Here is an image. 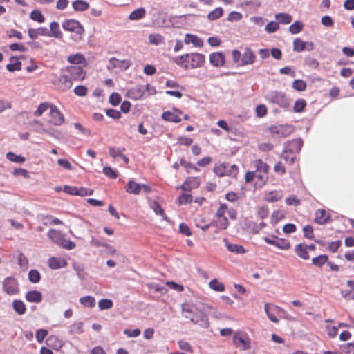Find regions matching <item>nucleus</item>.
<instances>
[{
  "label": "nucleus",
  "instance_id": "nucleus-10",
  "mask_svg": "<svg viewBox=\"0 0 354 354\" xmlns=\"http://www.w3.org/2000/svg\"><path fill=\"white\" fill-rule=\"evenodd\" d=\"M209 62L215 67L224 66L225 63V57L221 52H215L209 55Z\"/></svg>",
  "mask_w": 354,
  "mask_h": 354
},
{
  "label": "nucleus",
  "instance_id": "nucleus-7",
  "mask_svg": "<svg viewBox=\"0 0 354 354\" xmlns=\"http://www.w3.org/2000/svg\"><path fill=\"white\" fill-rule=\"evenodd\" d=\"M283 153H299L303 146V140L301 138L293 139L286 141L285 143Z\"/></svg>",
  "mask_w": 354,
  "mask_h": 354
},
{
  "label": "nucleus",
  "instance_id": "nucleus-45",
  "mask_svg": "<svg viewBox=\"0 0 354 354\" xmlns=\"http://www.w3.org/2000/svg\"><path fill=\"white\" fill-rule=\"evenodd\" d=\"M178 203L180 205L190 204L193 201V196L191 194H182L178 196Z\"/></svg>",
  "mask_w": 354,
  "mask_h": 354
},
{
  "label": "nucleus",
  "instance_id": "nucleus-55",
  "mask_svg": "<svg viewBox=\"0 0 354 354\" xmlns=\"http://www.w3.org/2000/svg\"><path fill=\"white\" fill-rule=\"evenodd\" d=\"M88 89L85 86L80 85L74 88V93L80 97H84L87 95Z\"/></svg>",
  "mask_w": 354,
  "mask_h": 354
},
{
  "label": "nucleus",
  "instance_id": "nucleus-42",
  "mask_svg": "<svg viewBox=\"0 0 354 354\" xmlns=\"http://www.w3.org/2000/svg\"><path fill=\"white\" fill-rule=\"evenodd\" d=\"M113 306V302L109 299H102L98 301V307L101 310L110 309Z\"/></svg>",
  "mask_w": 354,
  "mask_h": 354
},
{
  "label": "nucleus",
  "instance_id": "nucleus-59",
  "mask_svg": "<svg viewBox=\"0 0 354 354\" xmlns=\"http://www.w3.org/2000/svg\"><path fill=\"white\" fill-rule=\"evenodd\" d=\"M217 124L220 128L225 130L228 133H232L233 131L235 133L236 131V129L230 127L225 120H221L217 122Z\"/></svg>",
  "mask_w": 354,
  "mask_h": 354
},
{
  "label": "nucleus",
  "instance_id": "nucleus-36",
  "mask_svg": "<svg viewBox=\"0 0 354 354\" xmlns=\"http://www.w3.org/2000/svg\"><path fill=\"white\" fill-rule=\"evenodd\" d=\"M146 11L144 8H138L131 12L129 19L131 20H138L145 17Z\"/></svg>",
  "mask_w": 354,
  "mask_h": 354
},
{
  "label": "nucleus",
  "instance_id": "nucleus-58",
  "mask_svg": "<svg viewBox=\"0 0 354 354\" xmlns=\"http://www.w3.org/2000/svg\"><path fill=\"white\" fill-rule=\"evenodd\" d=\"M73 266L75 272H77V276L80 279H84V275L82 274L84 271V266L82 263L74 262L73 263Z\"/></svg>",
  "mask_w": 354,
  "mask_h": 354
},
{
  "label": "nucleus",
  "instance_id": "nucleus-16",
  "mask_svg": "<svg viewBox=\"0 0 354 354\" xmlns=\"http://www.w3.org/2000/svg\"><path fill=\"white\" fill-rule=\"evenodd\" d=\"M184 42L185 44H193L195 47L201 48L203 46V41L196 35L187 33L185 35Z\"/></svg>",
  "mask_w": 354,
  "mask_h": 354
},
{
  "label": "nucleus",
  "instance_id": "nucleus-5",
  "mask_svg": "<svg viewBox=\"0 0 354 354\" xmlns=\"http://www.w3.org/2000/svg\"><path fill=\"white\" fill-rule=\"evenodd\" d=\"M19 283L17 280L13 277H6L3 283V288L5 292L8 295H16L19 292Z\"/></svg>",
  "mask_w": 354,
  "mask_h": 354
},
{
  "label": "nucleus",
  "instance_id": "nucleus-26",
  "mask_svg": "<svg viewBox=\"0 0 354 354\" xmlns=\"http://www.w3.org/2000/svg\"><path fill=\"white\" fill-rule=\"evenodd\" d=\"M272 102L282 108H287L288 106V102L284 95L277 93L272 99Z\"/></svg>",
  "mask_w": 354,
  "mask_h": 354
},
{
  "label": "nucleus",
  "instance_id": "nucleus-33",
  "mask_svg": "<svg viewBox=\"0 0 354 354\" xmlns=\"http://www.w3.org/2000/svg\"><path fill=\"white\" fill-rule=\"evenodd\" d=\"M72 5L76 11H85L89 8L88 3L83 0H76L73 2Z\"/></svg>",
  "mask_w": 354,
  "mask_h": 354
},
{
  "label": "nucleus",
  "instance_id": "nucleus-12",
  "mask_svg": "<svg viewBox=\"0 0 354 354\" xmlns=\"http://www.w3.org/2000/svg\"><path fill=\"white\" fill-rule=\"evenodd\" d=\"M48 236L52 241L60 247L63 243L66 241V239L64 238V234L61 233V232L51 229L48 232Z\"/></svg>",
  "mask_w": 354,
  "mask_h": 354
},
{
  "label": "nucleus",
  "instance_id": "nucleus-46",
  "mask_svg": "<svg viewBox=\"0 0 354 354\" xmlns=\"http://www.w3.org/2000/svg\"><path fill=\"white\" fill-rule=\"evenodd\" d=\"M149 43L154 45H159L164 41V37L160 34H151L149 36Z\"/></svg>",
  "mask_w": 354,
  "mask_h": 354
},
{
  "label": "nucleus",
  "instance_id": "nucleus-4",
  "mask_svg": "<svg viewBox=\"0 0 354 354\" xmlns=\"http://www.w3.org/2000/svg\"><path fill=\"white\" fill-rule=\"evenodd\" d=\"M81 66H69L66 68V71L70 75L71 80L82 81L86 75V71Z\"/></svg>",
  "mask_w": 354,
  "mask_h": 354
},
{
  "label": "nucleus",
  "instance_id": "nucleus-64",
  "mask_svg": "<svg viewBox=\"0 0 354 354\" xmlns=\"http://www.w3.org/2000/svg\"><path fill=\"white\" fill-rule=\"evenodd\" d=\"M179 232L187 236H189L192 234V232L189 227L184 223H182L180 224Z\"/></svg>",
  "mask_w": 354,
  "mask_h": 354
},
{
  "label": "nucleus",
  "instance_id": "nucleus-15",
  "mask_svg": "<svg viewBox=\"0 0 354 354\" xmlns=\"http://www.w3.org/2000/svg\"><path fill=\"white\" fill-rule=\"evenodd\" d=\"M313 42L306 43L299 38L295 39L293 41V50L296 52H301L305 49L310 50L313 48Z\"/></svg>",
  "mask_w": 354,
  "mask_h": 354
},
{
  "label": "nucleus",
  "instance_id": "nucleus-41",
  "mask_svg": "<svg viewBox=\"0 0 354 354\" xmlns=\"http://www.w3.org/2000/svg\"><path fill=\"white\" fill-rule=\"evenodd\" d=\"M209 287L212 290L217 292H223L225 290V286L223 283L219 282L216 279L210 281Z\"/></svg>",
  "mask_w": 354,
  "mask_h": 354
},
{
  "label": "nucleus",
  "instance_id": "nucleus-23",
  "mask_svg": "<svg viewBox=\"0 0 354 354\" xmlns=\"http://www.w3.org/2000/svg\"><path fill=\"white\" fill-rule=\"evenodd\" d=\"M125 191L129 194L138 195L141 191V183H137L134 180H129L125 186Z\"/></svg>",
  "mask_w": 354,
  "mask_h": 354
},
{
  "label": "nucleus",
  "instance_id": "nucleus-3",
  "mask_svg": "<svg viewBox=\"0 0 354 354\" xmlns=\"http://www.w3.org/2000/svg\"><path fill=\"white\" fill-rule=\"evenodd\" d=\"M295 127L290 124L272 125L269 127L270 133L274 136L286 137L295 131Z\"/></svg>",
  "mask_w": 354,
  "mask_h": 354
},
{
  "label": "nucleus",
  "instance_id": "nucleus-61",
  "mask_svg": "<svg viewBox=\"0 0 354 354\" xmlns=\"http://www.w3.org/2000/svg\"><path fill=\"white\" fill-rule=\"evenodd\" d=\"M285 218V214L280 211H274L272 214V223L277 224L279 221Z\"/></svg>",
  "mask_w": 354,
  "mask_h": 354
},
{
  "label": "nucleus",
  "instance_id": "nucleus-19",
  "mask_svg": "<svg viewBox=\"0 0 354 354\" xmlns=\"http://www.w3.org/2000/svg\"><path fill=\"white\" fill-rule=\"evenodd\" d=\"M46 120L54 125H60L64 122V118L62 112H48Z\"/></svg>",
  "mask_w": 354,
  "mask_h": 354
},
{
  "label": "nucleus",
  "instance_id": "nucleus-25",
  "mask_svg": "<svg viewBox=\"0 0 354 354\" xmlns=\"http://www.w3.org/2000/svg\"><path fill=\"white\" fill-rule=\"evenodd\" d=\"M12 308L19 315H23L26 311V306L21 299H15L12 301Z\"/></svg>",
  "mask_w": 354,
  "mask_h": 354
},
{
  "label": "nucleus",
  "instance_id": "nucleus-31",
  "mask_svg": "<svg viewBox=\"0 0 354 354\" xmlns=\"http://www.w3.org/2000/svg\"><path fill=\"white\" fill-rule=\"evenodd\" d=\"M6 158L10 162L22 164L26 161V158L21 155H17L14 152L9 151L6 153Z\"/></svg>",
  "mask_w": 354,
  "mask_h": 354
},
{
  "label": "nucleus",
  "instance_id": "nucleus-49",
  "mask_svg": "<svg viewBox=\"0 0 354 354\" xmlns=\"http://www.w3.org/2000/svg\"><path fill=\"white\" fill-rule=\"evenodd\" d=\"M294 89L298 91H304L306 88V83L303 80H295L292 83Z\"/></svg>",
  "mask_w": 354,
  "mask_h": 354
},
{
  "label": "nucleus",
  "instance_id": "nucleus-38",
  "mask_svg": "<svg viewBox=\"0 0 354 354\" xmlns=\"http://www.w3.org/2000/svg\"><path fill=\"white\" fill-rule=\"evenodd\" d=\"M282 195L277 191H272L266 194L264 197V200L267 202L274 203L280 200Z\"/></svg>",
  "mask_w": 354,
  "mask_h": 354
},
{
  "label": "nucleus",
  "instance_id": "nucleus-6",
  "mask_svg": "<svg viewBox=\"0 0 354 354\" xmlns=\"http://www.w3.org/2000/svg\"><path fill=\"white\" fill-rule=\"evenodd\" d=\"M62 28L66 31L81 35L84 32V28L81 24L75 19H67L62 23Z\"/></svg>",
  "mask_w": 354,
  "mask_h": 354
},
{
  "label": "nucleus",
  "instance_id": "nucleus-13",
  "mask_svg": "<svg viewBox=\"0 0 354 354\" xmlns=\"http://www.w3.org/2000/svg\"><path fill=\"white\" fill-rule=\"evenodd\" d=\"M28 34L32 39H35L39 36L50 37V33L46 27H39L38 28H30L28 30Z\"/></svg>",
  "mask_w": 354,
  "mask_h": 354
},
{
  "label": "nucleus",
  "instance_id": "nucleus-27",
  "mask_svg": "<svg viewBox=\"0 0 354 354\" xmlns=\"http://www.w3.org/2000/svg\"><path fill=\"white\" fill-rule=\"evenodd\" d=\"M46 344L48 346L52 347L56 350H58L62 346V342L55 335L48 337L46 340Z\"/></svg>",
  "mask_w": 354,
  "mask_h": 354
},
{
  "label": "nucleus",
  "instance_id": "nucleus-62",
  "mask_svg": "<svg viewBox=\"0 0 354 354\" xmlns=\"http://www.w3.org/2000/svg\"><path fill=\"white\" fill-rule=\"evenodd\" d=\"M48 335V330L46 329H39L36 332V339L39 343H42L45 337Z\"/></svg>",
  "mask_w": 354,
  "mask_h": 354
},
{
  "label": "nucleus",
  "instance_id": "nucleus-17",
  "mask_svg": "<svg viewBox=\"0 0 354 354\" xmlns=\"http://www.w3.org/2000/svg\"><path fill=\"white\" fill-rule=\"evenodd\" d=\"M241 228L246 232H251L253 234L259 233L258 225L255 222L250 221L248 218L243 220Z\"/></svg>",
  "mask_w": 354,
  "mask_h": 354
},
{
  "label": "nucleus",
  "instance_id": "nucleus-39",
  "mask_svg": "<svg viewBox=\"0 0 354 354\" xmlns=\"http://www.w3.org/2000/svg\"><path fill=\"white\" fill-rule=\"evenodd\" d=\"M80 302L81 304L88 308H93L95 305V298L90 295L81 297L80 299Z\"/></svg>",
  "mask_w": 354,
  "mask_h": 354
},
{
  "label": "nucleus",
  "instance_id": "nucleus-20",
  "mask_svg": "<svg viewBox=\"0 0 354 354\" xmlns=\"http://www.w3.org/2000/svg\"><path fill=\"white\" fill-rule=\"evenodd\" d=\"M330 215L326 216V211L324 209H318L315 213V222L319 225H324L330 222Z\"/></svg>",
  "mask_w": 354,
  "mask_h": 354
},
{
  "label": "nucleus",
  "instance_id": "nucleus-24",
  "mask_svg": "<svg viewBox=\"0 0 354 354\" xmlns=\"http://www.w3.org/2000/svg\"><path fill=\"white\" fill-rule=\"evenodd\" d=\"M223 241L225 242V246L227 248V250L231 252L242 254L246 252V250L242 245L230 243L228 242V240L226 238L223 239Z\"/></svg>",
  "mask_w": 354,
  "mask_h": 354
},
{
  "label": "nucleus",
  "instance_id": "nucleus-51",
  "mask_svg": "<svg viewBox=\"0 0 354 354\" xmlns=\"http://www.w3.org/2000/svg\"><path fill=\"white\" fill-rule=\"evenodd\" d=\"M304 237L308 239L313 240L315 235L313 234V227L307 225L303 227Z\"/></svg>",
  "mask_w": 354,
  "mask_h": 354
},
{
  "label": "nucleus",
  "instance_id": "nucleus-40",
  "mask_svg": "<svg viewBox=\"0 0 354 354\" xmlns=\"http://www.w3.org/2000/svg\"><path fill=\"white\" fill-rule=\"evenodd\" d=\"M110 62L111 64L113 65L114 67L118 66L123 69L128 68L131 65V64L129 61H126V60L120 61L115 57L111 58Z\"/></svg>",
  "mask_w": 354,
  "mask_h": 354
},
{
  "label": "nucleus",
  "instance_id": "nucleus-52",
  "mask_svg": "<svg viewBox=\"0 0 354 354\" xmlns=\"http://www.w3.org/2000/svg\"><path fill=\"white\" fill-rule=\"evenodd\" d=\"M255 167L257 171H263L266 174L268 172L269 166L261 159L255 161Z\"/></svg>",
  "mask_w": 354,
  "mask_h": 354
},
{
  "label": "nucleus",
  "instance_id": "nucleus-54",
  "mask_svg": "<svg viewBox=\"0 0 354 354\" xmlns=\"http://www.w3.org/2000/svg\"><path fill=\"white\" fill-rule=\"evenodd\" d=\"M9 47L12 51L26 52L28 50L27 47L22 43H14L10 44Z\"/></svg>",
  "mask_w": 354,
  "mask_h": 354
},
{
  "label": "nucleus",
  "instance_id": "nucleus-14",
  "mask_svg": "<svg viewBox=\"0 0 354 354\" xmlns=\"http://www.w3.org/2000/svg\"><path fill=\"white\" fill-rule=\"evenodd\" d=\"M67 61L73 65H82L81 66L86 67L88 66L86 59L84 56L80 53H77L74 55H71L67 57Z\"/></svg>",
  "mask_w": 354,
  "mask_h": 354
},
{
  "label": "nucleus",
  "instance_id": "nucleus-60",
  "mask_svg": "<svg viewBox=\"0 0 354 354\" xmlns=\"http://www.w3.org/2000/svg\"><path fill=\"white\" fill-rule=\"evenodd\" d=\"M121 102V96L118 93H113L109 97V102L113 106H118Z\"/></svg>",
  "mask_w": 354,
  "mask_h": 354
},
{
  "label": "nucleus",
  "instance_id": "nucleus-44",
  "mask_svg": "<svg viewBox=\"0 0 354 354\" xmlns=\"http://www.w3.org/2000/svg\"><path fill=\"white\" fill-rule=\"evenodd\" d=\"M227 164L222 163L218 166L214 167L213 171L215 173V174L219 177L224 176L227 175Z\"/></svg>",
  "mask_w": 354,
  "mask_h": 354
},
{
  "label": "nucleus",
  "instance_id": "nucleus-50",
  "mask_svg": "<svg viewBox=\"0 0 354 354\" xmlns=\"http://www.w3.org/2000/svg\"><path fill=\"white\" fill-rule=\"evenodd\" d=\"M103 173L111 179H115L118 174L117 171L113 169L109 166H105L102 169Z\"/></svg>",
  "mask_w": 354,
  "mask_h": 354
},
{
  "label": "nucleus",
  "instance_id": "nucleus-11",
  "mask_svg": "<svg viewBox=\"0 0 354 354\" xmlns=\"http://www.w3.org/2000/svg\"><path fill=\"white\" fill-rule=\"evenodd\" d=\"M256 55L254 53L250 48H245L243 53L242 54L241 66L250 65L254 63Z\"/></svg>",
  "mask_w": 354,
  "mask_h": 354
},
{
  "label": "nucleus",
  "instance_id": "nucleus-2",
  "mask_svg": "<svg viewBox=\"0 0 354 354\" xmlns=\"http://www.w3.org/2000/svg\"><path fill=\"white\" fill-rule=\"evenodd\" d=\"M194 307L195 312L190 318L191 322L204 328H207L209 326V322L207 313H209L212 307L203 304H200L198 306Z\"/></svg>",
  "mask_w": 354,
  "mask_h": 354
},
{
  "label": "nucleus",
  "instance_id": "nucleus-53",
  "mask_svg": "<svg viewBox=\"0 0 354 354\" xmlns=\"http://www.w3.org/2000/svg\"><path fill=\"white\" fill-rule=\"evenodd\" d=\"M279 28V23L276 21H270L266 24L265 30L267 32L272 33Z\"/></svg>",
  "mask_w": 354,
  "mask_h": 354
},
{
  "label": "nucleus",
  "instance_id": "nucleus-9",
  "mask_svg": "<svg viewBox=\"0 0 354 354\" xmlns=\"http://www.w3.org/2000/svg\"><path fill=\"white\" fill-rule=\"evenodd\" d=\"M234 343L236 346H242L243 350H247L250 348V341L247 334L241 331L236 332L234 336Z\"/></svg>",
  "mask_w": 354,
  "mask_h": 354
},
{
  "label": "nucleus",
  "instance_id": "nucleus-37",
  "mask_svg": "<svg viewBox=\"0 0 354 354\" xmlns=\"http://www.w3.org/2000/svg\"><path fill=\"white\" fill-rule=\"evenodd\" d=\"M28 280L32 283H39L41 280V274L36 269H32L28 274Z\"/></svg>",
  "mask_w": 354,
  "mask_h": 354
},
{
  "label": "nucleus",
  "instance_id": "nucleus-57",
  "mask_svg": "<svg viewBox=\"0 0 354 354\" xmlns=\"http://www.w3.org/2000/svg\"><path fill=\"white\" fill-rule=\"evenodd\" d=\"M83 323L80 322L78 323H75L71 326L70 333L71 334L77 333L78 334H82L83 333Z\"/></svg>",
  "mask_w": 354,
  "mask_h": 354
},
{
  "label": "nucleus",
  "instance_id": "nucleus-34",
  "mask_svg": "<svg viewBox=\"0 0 354 354\" xmlns=\"http://www.w3.org/2000/svg\"><path fill=\"white\" fill-rule=\"evenodd\" d=\"M275 18L277 20H278L279 23L283 24H288L292 20V17L290 14L284 12L276 14Z\"/></svg>",
  "mask_w": 354,
  "mask_h": 354
},
{
  "label": "nucleus",
  "instance_id": "nucleus-29",
  "mask_svg": "<svg viewBox=\"0 0 354 354\" xmlns=\"http://www.w3.org/2000/svg\"><path fill=\"white\" fill-rule=\"evenodd\" d=\"M11 63L8 64L6 65V69L10 72H13L15 71H20L21 69V63L18 61V59L15 57H12L10 58Z\"/></svg>",
  "mask_w": 354,
  "mask_h": 354
},
{
  "label": "nucleus",
  "instance_id": "nucleus-43",
  "mask_svg": "<svg viewBox=\"0 0 354 354\" xmlns=\"http://www.w3.org/2000/svg\"><path fill=\"white\" fill-rule=\"evenodd\" d=\"M30 17L32 20L39 23H43L45 21L44 15L39 10H33L30 13Z\"/></svg>",
  "mask_w": 354,
  "mask_h": 354
},
{
  "label": "nucleus",
  "instance_id": "nucleus-47",
  "mask_svg": "<svg viewBox=\"0 0 354 354\" xmlns=\"http://www.w3.org/2000/svg\"><path fill=\"white\" fill-rule=\"evenodd\" d=\"M303 29V24L299 21H296L289 27V30L292 34H297Z\"/></svg>",
  "mask_w": 354,
  "mask_h": 354
},
{
  "label": "nucleus",
  "instance_id": "nucleus-28",
  "mask_svg": "<svg viewBox=\"0 0 354 354\" xmlns=\"http://www.w3.org/2000/svg\"><path fill=\"white\" fill-rule=\"evenodd\" d=\"M328 256L326 254H319L312 259V263L315 266L322 268L325 263H327Z\"/></svg>",
  "mask_w": 354,
  "mask_h": 354
},
{
  "label": "nucleus",
  "instance_id": "nucleus-35",
  "mask_svg": "<svg viewBox=\"0 0 354 354\" xmlns=\"http://www.w3.org/2000/svg\"><path fill=\"white\" fill-rule=\"evenodd\" d=\"M162 118L165 121L178 123L181 121L180 118L174 112H162Z\"/></svg>",
  "mask_w": 354,
  "mask_h": 354
},
{
  "label": "nucleus",
  "instance_id": "nucleus-30",
  "mask_svg": "<svg viewBox=\"0 0 354 354\" xmlns=\"http://www.w3.org/2000/svg\"><path fill=\"white\" fill-rule=\"evenodd\" d=\"M224 11L221 7H217L214 10L210 11L207 15V19L209 21L218 19L223 15Z\"/></svg>",
  "mask_w": 354,
  "mask_h": 354
},
{
  "label": "nucleus",
  "instance_id": "nucleus-32",
  "mask_svg": "<svg viewBox=\"0 0 354 354\" xmlns=\"http://www.w3.org/2000/svg\"><path fill=\"white\" fill-rule=\"evenodd\" d=\"M50 37H54L58 39H60L62 37V33L59 30V24L56 21H53L50 24Z\"/></svg>",
  "mask_w": 354,
  "mask_h": 354
},
{
  "label": "nucleus",
  "instance_id": "nucleus-21",
  "mask_svg": "<svg viewBox=\"0 0 354 354\" xmlns=\"http://www.w3.org/2000/svg\"><path fill=\"white\" fill-rule=\"evenodd\" d=\"M295 254L304 260H308L310 258L308 250L306 248V243H299L295 248Z\"/></svg>",
  "mask_w": 354,
  "mask_h": 354
},
{
  "label": "nucleus",
  "instance_id": "nucleus-8",
  "mask_svg": "<svg viewBox=\"0 0 354 354\" xmlns=\"http://www.w3.org/2000/svg\"><path fill=\"white\" fill-rule=\"evenodd\" d=\"M53 84L62 91H66L70 89L73 86L71 79L65 75H60L55 80H53Z\"/></svg>",
  "mask_w": 354,
  "mask_h": 354
},
{
  "label": "nucleus",
  "instance_id": "nucleus-1",
  "mask_svg": "<svg viewBox=\"0 0 354 354\" xmlns=\"http://www.w3.org/2000/svg\"><path fill=\"white\" fill-rule=\"evenodd\" d=\"M174 63L185 69H195L203 66L205 63V56L203 53H185L174 58Z\"/></svg>",
  "mask_w": 354,
  "mask_h": 354
},
{
  "label": "nucleus",
  "instance_id": "nucleus-63",
  "mask_svg": "<svg viewBox=\"0 0 354 354\" xmlns=\"http://www.w3.org/2000/svg\"><path fill=\"white\" fill-rule=\"evenodd\" d=\"M12 174L14 176H19L20 175L27 179L30 178L29 172L26 169H23V168H15L12 171Z\"/></svg>",
  "mask_w": 354,
  "mask_h": 354
},
{
  "label": "nucleus",
  "instance_id": "nucleus-22",
  "mask_svg": "<svg viewBox=\"0 0 354 354\" xmlns=\"http://www.w3.org/2000/svg\"><path fill=\"white\" fill-rule=\"evenodd\" d=\"M67 262L64 259H61L55 257H50L48 259V266L53 270L59 269L66 266Z\"/></svg>",
  "mask_w": 354,
  "mask_h": 354
},
{
  "label": "nucleus",
  "instance_id": "nucleus-48",
  "mask_svg": "<svg viewBox=\"0 0 354 354\" xmlns=\"http://www.w3.org/2000/svg\"><path fill=\"white\" fill-rule=\"evenodd\" d=\"M271 236L274 239H278L279 241V242H278V245H279V247H277L278 248L281 250H288L290 248V243L289 241L282 238L279 239L275 235H271Z\"/></svg>",
  "mask_w": 354,
  "mask_h": 354
},
{
  "label": "nucleus",
  "instance_id": "nucleus-56",
  "mask_svg": "<svg viewBox=\"0 0 354 354\" xmlns=\"http://www.w3.org/2000/svg\"><path fill=\"white\" fill-rule=\"evenodd\" d=\"M58 111L57 107L49 102L41 103L37 111Z\"/></svg>",
  "mask_w": 354,
  "mask_h": 354
},
{
  "label": "nucleus",
  "instance_id": "nucleus-18",
  "mask_svg": "<svg viewBox=\"0 0 354 354\" xmlns=\"http://www.w3.org/2000/svg\"><path fill=\"white\" fill-rule=\"evenodd\" d=\"M25 298L31 303H40L43 299V295L40 291L33 290L27 292Z\"/></svg>",
  "mask_w": 354,
  "mask_h": 354
}]
</instances>
